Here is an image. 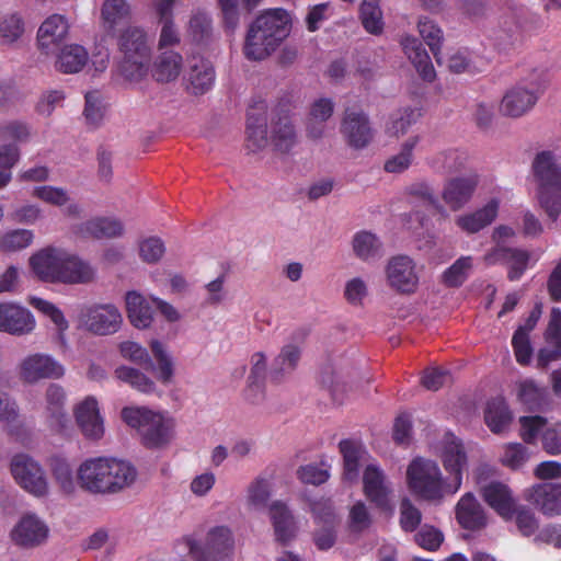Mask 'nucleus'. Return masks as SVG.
Masks as SVG:
<instances>
[{
	"label": "nucleus",
	"mask_w": 561,
	"mask_h": 561,
	"mask_svg": "<svg viewBox=\"0 0 561 561\" xmlns=\"http://www.w3.org/2000/svg\"><path fill=\"white\" fill-rule=\"evenodd\" d=\"M151 352L157 360V366L153 365L151 371H157V378L163 385H169L174 375V363L171 355L167 352L164 345L159 341L151 342Z\"/></svg>",
	"instance_id": "de8ad7c7"
},
{
	"label": "nucleus",
	"mask_w": 561,
	"mask_h": 561,
	"mask_svg": "<svg viewBox=\"0 0 561 561\" xmlns=\"http://www.w3.org/2000/svg\"><path fill=\"white\" fill-rule=\"evenodd\" d=\"M388 286L398 294L412 295L420 285V270L415 261L405 254L390 257L385 268Z\"/></svg>",
	"instance_id": "1a4fd4ad"
},
{
	"label": "nucleus",
	"mask_w": 561,
	"mask_h": 561,
	"mask_svg": "<svg viewBox=\"0 0 561 561\" xmlns=\"http://www.w3.org/2000/svg\"><path fill=\"white\" fill-rule=\"evenodd\" d=\"M545 82L543 76L540 73L527 84L523 82L508 90L502 99L501 113L510 117H520L529 112L537 103L539 94L542 93Z\"/></svg>",
	"instance_id": "6e6552de"
},
{
	"label": "nucleus",
	"mask_w": 561,
	"mask_h": 561,
	"mask_svg": "<svg viewBox=\"0 0 561 561\" xmlns=\"http://www.w3.org/2000/svg\"><path fill=\"white\" fill-rule=\"evenodd\" d=\"M300 359V348L296 345H285L280 353L275 357L270 377L273 381L279 382L287 375L291 374Z\"/></svg>",
	"instance_id": "79ce46f5"
},
{
	"label": "nucleus",
	"mask_w": 561,
	"mask_h": 561,
	"mask_svg": "<svg viewBox=\"0 0 561 561\" xmlns=\"http://www.w3.org/2000/svg\"><path fill=\"white\" fill-rule=\"evenodd\" d=\"M518 399L529 410H540L545 404L546 391L533 380H524L518 385Z\"/></svg>",
	"instance_id": "4d7b16f0"
},
{
	"label": "nucleus",
	"mask_w": 561,
	"mask_h": 561,
	"mask_svg": "<svg viewBox=\"0 0 561 561\" xmlns=\"http://www.w3.org/2000/svg\"><path fill=\"white\" fill-rule=\"evenodd\" d=\"M68 32L69 24L64 15L53 14L48 16L37 32L39 49L46 55L57 53Z\"/></svg>",
	"instance_id": "6ab92c4d"
},
{
	"label": "nucleus",
	"mask_w": 561,
	"mask_h": 561,
	"mask_svg": "<svg viewBox=\"0 0 561 561\" xmlns=\"http://www.w3.org/2000/svg\"><path fill=\"white\" fill-rule=\"evenodd\" d=\"M407 192L411 197V202L415 205L424 206L434 215H438L442 219L448 217V211L439 202L434 188L426 182H415L407 187Z\"/></svg>",
	"instance_id": "e433bc0d"
},
{
	"label": "nucleus",
	"mask_w": 561,
	"mask_h": 561,
	"mask_svg": "<svg viewBox=\"0 0 561 561\" xmlns=\"http://www.w3.org/2000/svg\"><path fill=\"white\" fill-rule=\"evenodd\" d=\"M35 327V318L27 308L14 302H0V331L21 336L32 333Z\"/></svg>",
	"instance_id": "4468645a"
},
{
	"label": "nucleus",
	"mask_w": 561,
	"mask_h": 561,
	"mask_svg": "<svg viewBox=\"0 0 561 561\" xmlns=\"http://www.w3.org/2000/svg\"><path fill=\"white\" fill-rule=\"evenodd\" d=\"M73 232L83 238H117L124 233V225L117 218L96 217L77 225Z\"/></svg>",
	"instance_id": "a878e982"
},
{
	"label": "nucleus",
	"mask_w": 561,
	"mask_h": 561,
	"mask_svg": "<svg viewBox=\"0 0 561 561\" xmlns=\"http://www.w3.org/2000/svg\"><path fill=\"white\" fill-rule=\"evenodd\" d=\"M484 261L489 265L500 262L508 264V278L511 280H517L527 267L529 253L522 249L507 248L499 244L484 255Z\"/></svg>",
	"instance_id": "4be33fe9"
},
{
	"label": "nucleus",
	"mask_w": 561,
	"mask_h": 561,
	"mask_svg": "<svg viewBox=\"0 0 561 561\" xmlns=\"http://www.w3.org/2000/svg\"><path fill=\"white\" fill-rule=\"evenodd\" d=\"M187 32L194 42L207 43L213 35L210 16L199 10L194 12L190 18Z\"/></svg>",
	"instance_id": "864d4df0"
},
{
	"label": "nucleus",
	"mask_w": 561,
	"mask_h": 561,
	"mask_svg": "<svg viewBox=\"0 0 561 561\" xmlns=\"http://www.w3.org/2000/svg\"><path fill=\"white\" fill-rule=\"evenodd\" d=\"M187 81V89L193 94H204L213 87L215 81L213 65L206 59L194 57L191 60Z\"/></svg>",
	"instance_id": "f704fd0d"
},
{
	"label": "nucleus",
	"mask_w": 561,
	"mask_h": 561,
	"mask_svg": "<svg viewBox=\"0 0 561 561\" xmlns=\"http://www.w3.org/2000/svg\"><path fill=\"white\" fill-rule=\"evenodd\" d=\"M137 470L128 461L96 457L83 461L77 470L79 485L92 494H115L136 481Z\"/></svg>",
	"instance_id": "f03ea898"
},
{
	"label": "nucleus",
	"mask_w": 561,
	"mask_h": 561,
	"mask_svg": "<svg viewBox=\"0 0 561 561\" xmlns=\"http://www.w3.org/2000/svg\"><path fill=\"white\" fill-rule=\"evenodd\" d=\"M266 106L259 102L248 112L247 119V147L255 152L268 144L266 125Z\"/></svg>",
	"instance_id": "393cba45"
},
{
	"label": "nucleus",
	"mask_w": 561,
	"mask_h": 561,
	"mask_svg": "<svg viewBox=\"0 0 561 561\" xmlns=\"http://www.w3.org/2000/svg\"><path fill=\"white\" fill-rule=\"evenodd\" d=\"M529 501L538 511L547 516L561 514V484L543 482L533 485L526 493Z\"/></svg>",
	"instance_id": "412c9836"
},
{
	"label": "nucleus",
	"mask_w": 561,
	"mask_h": 561,
	"mask_svg": "<svg viewBox=\"0 0 561 561\" xmlns=\"http://www.w3.org/2000/svg\"><path fill=\"white\" fill-rule=\"evenodd\" d=\"M34 234L27 229H12L0 233V251L16 252L30 247Z\"/></svg>",
	"instance_id": "603ef678"
},
{
	"label": "nucleus",
	"mask_w": 561,
	"mask_h": 561,
	"mask_svg": "<svg viewBox=\"0 0 561 561\" xmlns=\"http://www.w3.org/2000/svg\"><path fill=\"white\" fill-rule=\"evenodd\" d=\"M360 19L367 32L379 34L383 25L379 0H363L360 5Z\"/></svg>",
	"instance_id": "6e6d98bb"
},
{
	"label": "nucleus",
	"mask_w": 561,
	"mask_h": 561,
	"mask_svg": "<svg viewBox=\"0 0 561 561\" xmlns=\"http://www.w3.org/2000/svg\"><path fill=\"white\" fill-rule=\"evenodd\" d=\"M66 399V391L60 385H48L45 391V416L54 430H62L68 422L65 411Z\"/></svg>",
	"instance_id": "cd10ccee"
},
{
	"label": "nucleus",
	"mask_w": 561,
	"mask_h": 561,
	"mask_svg": "<svg viewBox=\"0 0 561 561\" xmlns=\"http://www.w3.org/2000/svg\"><path fill=\"white\" fill-rule=\"evenodd\" d=\"M401 45L404 54L414 65L419 75L428 82L433 81L436 73L430 55L423 47V44L413 36H404L401 41Z\"/></svg>",
	"instance_id": "2f4dec72"
},
{
	"label": "nucleus",
	"mask_w": 561,
	"mask_h": 561,
	"mask_svg": "<svg viewBox=\"0 0 561 561\" xmlns=\"http://www.w3.org/2000/svg\"><path fill=\"white\" fill-rule=\"evenodd\" d=\"M484 420L489 428L499 434L511 424L512 413L502 398H494L486 404Z\"/></svg>",
	"instance_id": "c03bdc74"
},
{
	"label": "nucleus",
	"mask_w": 561,
	"mask_h": 561,
	"mask_svg": "<svg viewBox=\"0 0 561 561\" xmlns=\"http://www.w3.org/2000/svg\"><path fill=\"white\" fill-rule=\"evenodd\" d=\"M471 266L472 262L470 256H462L458 259L444 272L443 282L449 287L460 286L466 280L468 271Z\"/></svg>",
	"instance_id": "13d9d810"
},
{
	"label": "nucleus",
	"mask_w": 561,
	"mask_h": 561,
	"mask_svg": "<svg viewBox=\"0 0 561 561\" xmlns=\"http://www.w3.org/2000/svg\"><path fill=\"white\" fill-rule=\"evenodd\" d=\"M131 18V8L126 0H104L101 7V21L107 33L116 34Z\"/></svg>",
	"instance_id": "72a5a7b5"
},
{
	"label": "nucleus",
	"mask_w": 561,
	"mask_h": 561,
	"mask_svg": "<svg viewBox=\"0 0 561 561\" xmlns=\"http://www.w3.org/2000/svg\"><path fill=\"white\" fill-rule=\"evenodd\" d=\"M270 517L275 538L282 545L288 543L296 537L298 527L294 515L283 502L276 501L270 506Z\"/></svg>",
	"instance_id": "c85d7f7f"
},
{
	"label": "nucleus",
	"mask_w": 561,
	"mask_h": 561,
	"mask_svg": "<svg viewBox=\"0 0 561 561\" xmlns=\"http://www.w3.org/2000/svg\"><path fill=\"white\" fill-rule=\"evenodd\" d=\"M443 465L448 473L446 479L442 478L440 469L435 461L414 459L407 470L411 491L424 500L439 501L460 489L462 473L467 468V455L461 442L449 433L444 439Z\"/></svg>",
	"instance_id": "f257e3e1"
},
{
	"label": "nucleus",
	"mask_w": 561,
	"mask_h": 561,
	"mask_svg": "<svg viewBox=\"0 0 561 561\" xmlns=\"http://www.w3.org/2000/svg\"><path fill=\"white\" fill-rule=\"evenodd\" d=\"M122 417L127 425L137 430L148 448H162L174 438L175 420L165 413L145 407L124 408Z\"/></svg>",
	"instance_id": "39448f33"
},
{
	"label": "nucleus",
	"mask_w": 561,
	"mask_h": 561,
	"mask_svg": "<svg viewBox=\"0 0 561 561\" xmlns=\"http://www.w3.org/2000/svg\"><path fill=\"white\" fill-rule=\"evenodd\" d=\"M64 365L46 353L26 355L18 365L19 379L35 385L44 379H60L65 376Z\"/></svg>",
	"instance_id": "9d476101"
},
{
	"label": "nucleus",
	"mask_w": 561,
	"mask_h": 561,
	"mask_svg": "<svg viewBox=\"0 0 561 561\" xmlns=\"http://www.w3.org/2000/svg\"><path fill=\"white\" fill-rule=\"evenodd\" d=\"M55 67L64 73H77L87 65L89 56L81 45H65L57 50Z\"/></svg>",
	"instance_id": "58836bf2"
},
{
	"label": "nucleus",
	"mask_w": 561,
	"mask_h": 561,
	"mask_svg": "<svg viewBox=\"0 0 561 561\" xmlns=\"http://www.w3.org/2000/svg\"><path fill=\"white\" fill-rule=\"evenodd\" d=\"M60 276L61 283L82 284L90 282L94 276L93 268L78 256L64 250Z\"/></svg>",
	"instance_id": "4c0bfd02"
},
{
	"label": "nucleus",
	"mask_w": 561,
	"mask_h": 561,
	"mask_svg": "<svg viewBox=\"0 0 561 561\" xmlns=\"http://www.w3.org/2000/svg\"><path fill=\"white\" fill-rule=\"evenodd\" d=\"M127 317L137 329L148 328L154 314L153 300L149 301L139 293L133 290L125 296Z\"/></svg>",
	"instance_id": "7c9ffc66"
},
{
	"label": "nucleus",
	"mask_w": 561,
	"mask_h": 561,
	"mask_svg": "<svg viewBox=\"0 0 561 561\" xmlns=\"http://www.w3.org/2000/svg\"><path fill=\"white\" fill-rule=\"evenodd\" d=\"M311 512L318 526L339 524L333 504L330 500L321 499L312 502Z\"/></svg>",
	"instance_id": "69168bd1"
},
{
	"label": "nucleus",
	"mask_w": 561,
	"mask_h": 561,
	"mask_svg": "<svg viewBox=\"0 0 561 561\" xmlns=\"http://www.w3.org/2000/svg\"><path fill=\"white\" fill-rule=\"evenodd\" d=\"M175 0H151L156 13L162 24L158 47L160 50L174 47L180 44V33L174 25L173 4Z\"/></svg>",
	"instance_id": "bb28decb"
},
{
	"label": "nucleus",
	"mask_w": 561,
	"mask_h": 561,
	"mask_svg": "<svg viewBox=\"0 0 561 561\" xmlns=\"http://www.w3.org/2000/svg\"><path fill=\"white\" fill-rule=\"evenodd\" d=\"M339 449L343 456L344 479L351 482L357 480L359 467L367 454L364 446L353 439H343L339 443Z\"/></svg>",
	"instance_id": "c9c22d12"
},
{
	"label": "nucleus",
	"mask_w": 561,
	"mask_h": 561,
	"mask_svg": "<svg viewBox=\"0 0 561 561\" xmlns=\"http://www.w3.org/2000/svg\"><path fill=\"white\" fill-rule=\"evenodd\" d=\"M10 471L16 484L30 494L42 497L48 493V481L43 467L26 454L14 455Z\"/></svg>",
	"instance_id": "0eeeda50"
},
{
	"label": "nucleus",
	"mask_w": 561,
	"mask_h": 561,
	"mask_svg": "<svg viewBox=\"0 0 561 561\" xmlns=\"http://www.w3.org/2000/svg\"><path fill=\"white\" fill-rule=\"evenodd\" d=\"M119 48L124 55L123 57L150 55L146 34L137 26H128L124 30L119 36Z\"/></svg>",
	"instance_id": "37998d69"
},
{
	"label": "nucleus",
	"mask_w": 561,
	"mask_h": 561,
	"mask_svg": "<svg viewBox=\"0 0 561 561\" xmlns=\"http://www.w3.org/2000/svg\"><path fill=\"white\" fill-rule=\"evenodd\" d=\"M517 24L514 19H505L503 23L493 31L492 39L499 49L505 50L511 47L517 38Z\"/></svg>",
	"instance_id": "e2e57ef3"
},
{
	"label": "nucleus",
	"mask_w": 561,
	"mask_h": 561,
	"mask_svg": "<svg viewBox=\"0 0 561 561\" xmlns=\"http://www.w3.org/2000/svg\"><path fill=\"white\" fill-rule=\"evenodd\" d=\"M531 174L536 183V198L539 208L551 222H557L561 215V163L551 150L535 154Z\"/></svg>",
	"instance_id": "20e7f679"
},
{
	"label": "nucleus",
	"mask_w": 561,
	"mask_h": 561,
	"mask_svg": "<svg viewBox=\"0 0 561 561\" xmlns=\"http://www.w3.org/2000/svg\"><path fill=\"white\" fill-rule=\"evenodd\" d=\"M66 99L62 90L44 91L35 105V111L43 117H49L54 111L61 107Z\"/></svg>",
	"instance_id": "bf43d9fd"
},
{
	"label": "nucleus",
	"mask_w": 561,
	"mask_h": 561,
	"mask_svg": "<svg viewBox=\"0 0 561 561\" xmlns=\"http://www.w3.org/2000/svg\"><path fill=\"white\" fill-rule=\"evenodd\" d=\"M266 376V356L262 352L251 357V370L248 377V397L252 403H259L263 398V387Z\"/></svg>",
	"instance_id": "a19ab883"
},
{
	"label": "nucleus",
	"mask_w": 561,
	"mask_h": 561,
	"mask_svg": "<svg viewBox=\"0 0 561 561\" xmlns=\"http://www.w3.org/2000/svg\"><path fill=\"white\" fill-rule=\"evenodd\" d=\"M419 142V136L408 138L402 144L400 152L386 161L385 170L390 173H401L405 171L412 163L413 150Z\"/></svg>",
	"instance_id": "8fccbe9b"
},
{
	"label": "nucleus",
	"mask_w": 561,
	"mask_h": 561,
	"mask_svg": "<svg viewBox=\"0 0 561 561\" xmlns=\"http://www.w3.org/2000/svg\"><path fill=\"white\" fill-rule=\"evenodd\" d=\"M500 203L493 198L482 208L457 217V226L467 233H476L491 225L497 216Z\"/></svg>",
	"instance_id": "473e14b6"
},
{
	"label": "nucleus",
	"mask_w": 561,
	"mask_h": 561,
	"mask_svg": "<svg viewBox=\"0 0 561 561\" xmlns=\"http://www.w3.org/2000/svg\"><path fill=\"white\" fill-rule=\"evenodd\" d=\"M190 556L195 561H231L234 553V537L227 526L210 528L201 545L193 537L183 538Z\"/></svg>",
	"instance_id": "423d86ee"
},
{
	"label": "nucleus",
	"mask_w": 561,
	"mask_h": 561,
	"mask_svg": "<svg viewBox=\"0 0 561 561\" xmlns=\"http://www.w3.org/2000/svg\"><path fill=\"white\" fill-rule=\"evenodd\" d=\"M270 141L280 152H288L297 141V133L288 103H279L274 110Z\"/></svg>",
	"instance_id": "ddd939ff"
},
{
	"label": "nucleus",
	"mask_w": 561,
	"mask_h": 561,
	"mask_svg": "<svg viewBox=\"0 0 561 561\" xmlns=\"http://www.w3.org/2000/svg\"><path fill=\"white\" fill-rule=\"evenodd\" d=\"M23 31V21L16 14H11L0 22V37L3 43L10 44L15 42L20 38Z\"/></svg>",
	"instance_id": "774afa93"
},
{
	"label": "nucleus",
	"mask_w": 561,
	"mask_h": 561,
	"mask_svg": "<svg viewBox=\"0 0 561 561\" xmlns=\"http://www.w3.org/2000/svg\"><path fill=\"white\" fill-rule=\"evenodd\" d=\"M479 492L483 501L503 519L511 520L514 517L516 501L506 484L492 481L481 485Z\"/></svg>",
	"instance_id": "f3484780"
},
{
	"label": "nucleus",
	"mask_w": 561,
	"mask_h": 561,
	"mask_svg": "<svg viewBox=\"0 0 561 561\" xmlns=\"http://www.w3.org/2000/svg\"><path fill=\"white\" fill-rule=\"evenodd\" d=\"M364 493L377 507L387 508L392 486L383 471L376 465H368L363 474Z\"/></svg>",
	"instance_id": "a211bd4d"
},
{
	"label": "nucleus",
	"mask_w": 561,
	"mask_h": 561,
	"mask_svg": "<svg viewBox=\"0 0 561 561\" xmlns=\"http://www.w3.org/2000/svg\"><path fill=\"white\" fill-rule=\"evenodd\" d=\"M289 15L284 9L267 10L250 25L243 47L249 60L268 57L289 34Z\"/></svg>",
	"instance_id": "7ed1b4c3"
},
{
	"label": "nucleus",
	"mask_w": 561,
	"mask_h": 561,
	"mask_svg": "<svg viewBox=\"0 0 561 561\" xmlns=\"http://www.w3.org/2000/svg\"><path fill=\"white\" fill-rule=\"evenodd\" d=\"M419 33L428 45L434 58L438 64L442 62V45L444 35L442 28L431 19L422 16L417 23Z\"/></svg>",
	"instance_id": "49530a36"
},
{
	"label": "nucleus",
	"mask_w": 561,
	"mask_h": 561,
	"mask_svg": "<svg viewBox=\"0 0 561 561\" xmlns=\"http://www.w3.org/2000/svg\"><path fill=\"white\" fill-rule=\"evenodd\" d=\"M414 122L415 112L411 108H404L391 116L386 130L390 136L399 137L404 135Z\"/></svg>",
	"instance_id": "0e129e2a"
},
{
	"label": "nucleus",
	"mask_w": 561,
	"mask_h": 561,
	"mask_svg": "<svg viewBox=\"0 0 561 561\" xmlns=\"http://www.w3.org/2000/svg\"><path fill=\"white\" fill-rule=\"evenodd\" d=\"M47 536L48 527L35 514L22 516L11 530L12 541L24 548H33L42 545Z\"/></svg>",
	"instance_id": "dca6fc26"
},
{
	"label": "nucleus",
	"mask_w": 561,
	"mask_h": 561,
	"mask_svg": "<svg viewBox=\"0 0 561 561\" xmlns=\"http://www.w3.org/2000/svg\"><path fill=\"white\" fill-rule=\"evenodd\" d=\"M334 112V103L331 99L321 98L316 100L309 111L306 122L307 136L313 140L321 139L327 130V122Z\"/></svg>",
	"instance_id": "c756f323"
},
{
	"label": "nucleus",
	"mask_w": 561,
	"mask_h": 561,
	"mask_svg": "<svg viewBox=\"0 0 561 561\" xmlns=\"http://www.w3.org/2000/svg\"><path fill=\"white\" fill-rule=\"evenodd\" d=\"M119 351L125 359L131 360L146 369H153V363L147 352L141 345L133 341L121 343Z\"/></svg>",
	"instance_id": "680f3d73"
},
{
	"label": "nucleus",
	"mask_w": 561,
	"mask_h": 561,
	"mask_svg": "<svg viewBox=\"0 0 561 561\" xmlns=\"http://www.w3.org/2000/svg\"><path fill=\"white\" fill-rule=\"evenodd\" d=\"M352 249L355 256L364 262L375 261L383 255L380 239L366 230L358 231L353 236Z\"/></svg>",
	"instance_id": "ea45409f"
},
{
	"label": "nucleus",
	"mask_w": 561,
	"mask_h": 561,
	"mask_svg": "<svg viewBox=\"0 0 561 561\" xmlns=\"http://www.w3.org/2000/svg\"><path fill=\"white\" fill-rule=\"evenodd\" d=\"M115 376L140 392L151 393L156 389L154 382L150 378L138 369L131 367H117Z\"/></svg>",
	"instance_id": "5fc2aeb1"
},
{
	"label": "nucleus",
	"mask_w": 561,
	"mask_h": 561,
	"mask_svg": "<svg viewBox=\"0 0 561 561\" xmlns=\"http://www.w3.org/2000/svg\"><path fill=\"white\" fill-rule=\"evenodd\" d=\"M28 302L35 309L48 317L50 321L56 325L58 330V340L64 345L66 343L65 332L68 330L69 323L66 320L62 311L54 304L38 297H30Z\"/></svg>",
	"instance_id": "09e8293b"
},
{
	"label": "nucleus",
	"mask_w": 561,
	"mask_h": 561,
	"mask_svg": "<svg viewBox=\"0 0 561 561\" xmlns=\"http://www.w3.org/2000/svg\"><path fill=\"white\" fill-rule=\"evenodd\" d=\"M62 255V249L47 248L32 255L30 264L41 279L60 282V267L65 260Z\"/></svg>",
	"instance_id": "b1692460"
},
{
	"label": "nucleus",
	"mask_w": 561,
	"mask_h": 561,
	"mask_svg": "<svg viewBox=\"0 0 561 561\" xmlns=\"http://www.w3.org/2000/svg\"><path fill=\"white\" fill-rule=\"evenodd\" d=\"M80 324L98 335L117 332L123 322L119 310L112 304L84 306L79 314Z\"/></svg>",
	"instance_id": "f8f14e48"
},
{
	"label": "nucleus",
	"mask_w": 561,
	"mask_h": 561,
	"mask_svg": "<svg viewBox=\"0 0 561 561\" xmlns=\"http://www.w3.org/2000/svg\"><path fill=\"white\" fill-rule=\"evenodd\" d=\"M456 518L468 530H481L488 525V515L477 497L468 492L456 505Z\"/></svg>",
	"instance_id": "5701e85b"
},
{
	"label": "nucleus",
	"mask_w": 561,
	"mask_h": 561,
	"mask_svg": "<svg viewBox=\"0 0 561 561\" xmlns=\"http://www.w3.org/2000/svg\"><path fill=\"white\" fill-rule=\"evenodd\" d=\"M53 476L61 490L71 493L75 490V481L70 465L62 458L54 457L50 460Z\"/></svg>",
	"instance_id": "052dcab7"
},
{
	"label": "nucleus",
	"mask_w": 561,
	"mask_h": 561,
	"mask_svg": "<svg viewBox=\"0 0 561 561\" xmlns=\"http://www.w3.org/2000/svg\"><path fill=\"white\" fill-rule=\"evenodd\" d=\"M182 69V56L173 50L161 53L154 65V77L158 81L175 80Z\"/></svg>",
	"instance_id": "a18cd8bd"
},
{
	"label": "nucleus",
	"mask_w": 561,
	"mask_h": 561,
	"mask_svg": "<svg viewBox=\"0 0 561 561\" xmlns=\"http://www.w3.org/2000/svg\"><path fill=\"white\" fill-rule=\"evenodd\" d=\"M478 182L476 174L448 180L442 191V199L445 208H449L453 211H458L463 208L471 201Z\"/></svg>",
	"instance_id": "2eb2a0df"
},
{
	"label": "nucleus",
	"mask_w": 561,
	"mask_h": 561,
	"mask_svg": "<svg viewBox=\"0 0 561 561\" xmlns=\"http://www.w3.org/2000/svg\"><path fill=\"white\" fill-rule=\"evenodd\" d=\"M150 55L123 57L119 64L121 75L130 82H139L147 76Z\"/></svg>",
	"instance_id": "3c124183"
},
{
	"label": "nucleus",
	"mask_w": 561,
	"mask_h": 561,
	"mask_svg": "<svg viewBox=\"0 0 561 561\" xmlns=\"http://www.w3.org/2000/svg\"><path fill=\"white\" fill-rule=\"evenodd\" d=\"M75 417L87 439L99 440L103 437L104 425L95 398L87 397L80 402L75 409Z\"/></svg>",
	"instance_id": "aec40b11"
},
{
	"label": "nucleus",
	"mask_w": 561,
	"mask_h": 561,
	"mask_svg": "<svg viewBox=\"0 0 561 561\" xmlns=\"http://www.w3.org/2000/svg\"><path fill=\"white\" fill-rule=\"evenodd\" d=\"M340 133L345 144L355 150L367 148L375 137L368 115L363 110L356 107L345 108Z\"/></svg>",
	"instance_id": "9b49d317"
},
{
	"label": "nucleus",
	"mask_w": 561,
	"mask_h": 561,
	"mask_svg": "<svg viewBox=\"0 0 561 561\" xmlns=\"http://www.w3.org/2000/svg\"><path fill=\"white\" fill-rule=\"evenodd\" d=\"M529 459V453L528 449L519 444V443H512L507 444L504 447V453L502 455V462L506 467H510L512 469H518Z\"/></svg>",
	"instance_id": "338daca9"
}]
</instances>
